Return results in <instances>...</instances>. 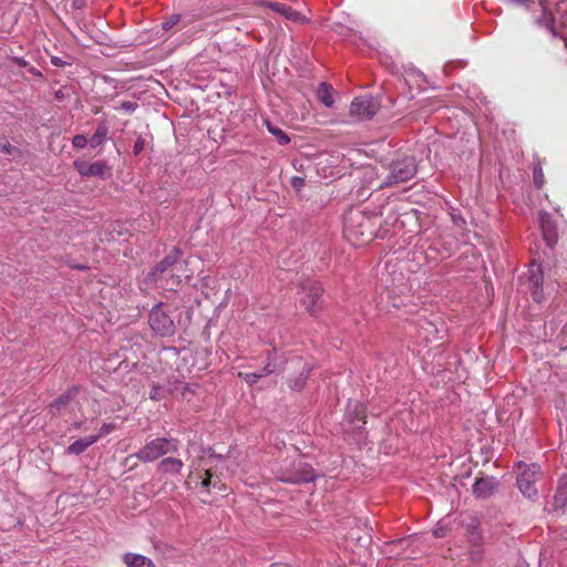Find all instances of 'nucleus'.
<instances>
[{"label": "nucleus", "instance_id": "obj_35", "mask_svg": "<svg viewBox=\"0 0 567 567\" xmlns=\"http://www.w3.org/2000/svg\"><path fill=\"white\" fill-rule=\"evenodd\" d=\"M509 4L518 6V7H528L529 3H533L532 0H505Z\"/></svg>", "mask_w": 567, "mask_h": 567}, {"label": "nucleus", "instance_id": "obj_6", "mask_svg": "<svg viewBox=\"0 0 567 567\" xmlns=\"http://www.w3.org/2000/svg\"><path fill=\"white\" fill-rule=\"evenodd\" d=\"M148 323L152 330L161 337H168L175 332L171 309L166 305L159 303L153 307L150 312Z\"/></svg>", "mask_w": 567, "mask_h": 567}, {"label": "nucleus", "instance_id": "obj_11", "mask_svg": "<svg viewBox=\"0 0 567 567\" xmlns=\"http://www.w3.org/2000/svg\"><path fill=\"white\" fill-rule=\"evenodd\" d=\"M528 285L533 299L539 302L543 298V274L540 266L535 262L530 264L528 268Z\"/></svg>", "mask_w": 567, "mask_h": 567}, {"label": "nucleus", "instance_id": "obj_9", "mask_svg": "<svg viewBox=\"0 0 567 567\" xmlns=\"http://www.w3.org/2000/svg\"><path fill=\"white\" fill-rule=\"evenodd\" d=\"M380 103L372 96L355 97L350 106V113L361 120L371 118L379 111Z\"/></svg>", "mask_w": 567, "mask_h": 567}, {"label": "nucleus", "instance_id": "obj_5", "mask_svg": "<svg viewBox=\"0 0 567 567\" xmlns=\"http://www.w3.org/2000/svg\"><path fill=\"white\" fill-rule=\"evenodd\" d=\"M542 476V470L538 464H524L518 465L517 472V486L522 494L529 498L535 499L538 495L536 482Z\"/></svg>", "mask_w": 567, "mask_h": 567}, {"label": "nucleus", "instance_id": "obj_7", "mask_svg": "<svg viewBox=\"0 0 567 567\" xmlns=\"http://www.w3.org/2000/svg\"><path fill=\"white\" fill-rule=\"evenodd\" d=\"M542 16L536 19L539 25H544L554 37L567 41V14H560L559 21L548 11L544 0H538Z\"/></svg>", "mask_w": 567, "mask_h": 567}, {"label": "nucleus", "instance_id": "obj_24", "mask_svg": "<svg viewBox=\"0 0 567 567\" xmlns=\"http://www.w3.org/2000/svg\"><path fill=\"white\" fill-rule=\"evenodd\" d=\"M107 134H109L107 125L105 123H100L90 140L91 147H97V146L102 145L106 141Z\"/></svg>", "mask_w": 567, "mask_h": 567}, {"label": "nucleus", "instance_id": "obj_27", "mask_svg": "<svg viewBox=\"0 0 567 567\" xmlns=\"http://www.w3.org/2000/svg\"><path fill=\"white\" fill-rule=\"evenodd\" d=\"M0 152L10 155L13 158L20 155V151L12 146L6 138H0Z\"/></svg>", "mask_w": 567, "mask_h": 567}, {"label": "nucleus", "instance_id": "obj_20", "mask_svg": "<svg viewBox=\"0 0 567 567\" xmlns=\"http://www.w3.org/2000/svg\"><path fill=\"white\" fill-rule=\"evenodd\" d=\"M318 100L327 107H331L334 103L333 101V87L326 83L321 82L317 90Z\"/></svg>", "mask_w": 567, "mask_h": 567}, {"label": "nucleus", "instance_id": "obj_19", "mask_svg": "<svg viewBox=\"0 0 567 567\" xmlns=\"http://www.w3.org/2000/svg\"><path fill=\"white\" fill-rule=\"evenodd\" d=\"M269 7L272 11L278 12L279 14L287 18L288 20L299 21L302 19V16L299 12H297L291 7H289L285 3L274 2V3H270Z\"/></svg>", "mask_w": 567, "mask_h": 567}, {"label": "nucleus", "instance_id": "obj_25", "mask_svg": "<svg viewBox=\"0 0 567 567\" xmlns=\"http://www.w3.org/2000/svg\"><path fill=\"white\" fill-rule=\"evenodd\" d=\"M265 125L268 132L274 135L280 145H287L290 143V137L280 127L274 125L270 121L266 120Z\"/></svg>", "mask_w": 567, "mask_h": 567}, {"label": "nucleus", "instance_id": "obj_31", "mask_svg": "<svg viewBox=\"0 0 567 567\" xmlns=\"http://www.w3.org/2000/svg\"><path fill=\"white\" fill-rule=\"evenodd\" d=\"M87 144V138L85 135L78 134L72 138V145L75 148H84Z\"/></svg>", "mask_w": 567, "mask_h": 567}, {"label": "nucleus", "instance_id": "obj_23", "mask_svg": "<svg viewBox=\"0 0 567 567\" xmlns=\"http://www.w3.org/2000/svg\"><path fill=\"white\" fill-rule=\"evenodd\" d=\"M554 501L556 507H567V474L560 477Z\"/></svg>", "mask_w": 567, "mask_h": 567}, {"label": "nucleus", "instance_id": "obj_21", "mask_svg": "<svg viewBox=\"0 0 567 567\" xmlns=\"http://www.w3.org/2000/svg\"><path fill=\"white\" fill-rule=\"evenodd\" d=\"M76 392H78V389L73 388V389L69 390L66 393L56 398L50 404V412L52 414L60 412L62 409H64L70 403V401L76 394Z\"/></svg>", "mask_w": 567, "mask_h": 567}, {"label": "nucleus", "instance_id": "obj_36", "mask_svg": "<svg viewBox=\"0 0 567 567\" xmlns=\"http://www.w3.org/2000/svg\"><path fill=\"white\" fill-rule=\"evenodd\" d=\"M122 109L125 110L126 112H134L135 109H136V104L133 103V102H123L122 103Z\"/></svg>", "mask_w": 567, "mask_h": 567}, {"label": "nucleus", "instance_id": "obj_3", "mask_svg": "<svg viewBox=\"0 0 567 567\" xmlns=\"http://www.w3.org/2000/svg\"><path fill=\"white\" fill-rule=\"evenodd\" d=\"M416 174L415 159L412 156H405L393 162L390 166L389 175L380 184V188L392 187L405 183Z\"/></svg>", "mask_w": 567, "mask_h": 567}, {"label": "nucleus", "instance_id": "obj_38", "mask_svg": "<svg viewBox=\"0 0 567 567\" xmlns=\"http://www.w3.org/2000/svg\"><path fill=\"white\" fill-rule=\"evenodd\" d=\"M14 62L18 64V65H21V66H24L27 65V62L23 58H14Z\"/></svg>", "mask_w": 567, "mask_h": 567}, {"label": "nucleus", "instance_id": "obj_40", "mask_svg": "<svg viewBox=\"0 0 567 567\" xmlns=\"http://www.w3.org/2000/svg\"><path fill=\"white\" fill-rule=\"evenodd\" d=\"M73 426H74L75 429H81V426H82V422H75V423L73 424Z\"/></svg>", "mask_w": 567, "mask_h": 567}, {"label": "nucleus", "instance_id": "obj_32", "mask_svg": "<svg viewBox=\"0 0 567 567\" xmlns=\"http://www.w3.org/2000/svg\"><path fill=\"white\" fill-rule=\"evenodd\" d=\"M146 140L142 135H140L134 144L133 152L135 155H138L145 147Z\"/></svg>", "mask_w": 567, "mask_h": 567}, {"label": "nucleus", "instance_id": "obj_30", "mask_svg": "<svg viewBox=\"0 0 567 567\" xmlns=\"http://www.w3.org/2000/svg\"><path fill=\"white\" fill-rule=\"evenodd\" d=\"M115 430V424L113 423H103L102 426L100 427V431L97 434H94L93 436H97V441L110 434L111 432H113Z\"/></svg>", "mask_w": 567, "mask_h": 567}, {"label": "nucleus", "instance_id": "obj_18", "mask_svg": "<svg viewBox=\"0 0 567 567\" xmlns=\"http://www.w3.org/2000/svg\"><path fill=\"white\" fill-rule=\"evenodd\" d=\"M123 561L127 567H154L150 558L140 554L127 553L123 556Z\"/></svg>", "mask_w": 567, "mask_h": 567}, {"label": "nucleus", "instance_id": "obj_39", "mask_svg": "<svg viewBox=\"0 0 567 567\" xmlns=\"http://www.w3.org/2000/svg\"><path fill=\"white\" fill-rule=\"evenodd\" d=\"M434 535H435L436 537H443V536H444V533H443V530H442L441 528H436V529L434 530Z\"/></svg>", "mask_w": 567, "mask_h": 567}, {"label": "nucleus", "instance_id": "obj_34", "mask_svg": "<svg viewBox=\"0 0 567 567\" xmlns=\"http://www.w3.org/2000/svg\"><path fill=\"white\" fill-rule=\"evenodd\" d=\"M291 186L295 189L300 190L305 186V179L302 177H299V176H293L291 178Z\"/></svg>", "mask_w": 567, "mask_h": 567}, {"label": "nucleus", "instance_id": "obj_26", "mask_svg": "<svg viewBox=\"0 0 567 567\" xmlns=\"http://www.w3.org/2000/svg\"><path fill=\"white\" fill-rule=\"evenodd\" d=\"M310 370H311V367L303 364L302 371L300 372L299 377L296 378L295 380L289 381V386L292 390H297V391L301 390L305 386V383H306V380L308 378Z\"/></svg>", "mask_w": 567, "mask_h": 567}, {"label": "nucleus", "instance_id": "obj_1", "mask_svg": "<svg viewBox=\"0 0 567 567\" xmlns=\"http://www.w3.org/2000/svg\"><path fill=\"white\" fill-rule=\"evenodd\" d=\"M190 277L192 272L178 260V251L175 249L147 274L145 280L158 288L175 290L183 279Z\"/></svg>", "mask_w": 567, "mask_h": 567}, {"label": "nucleus", "instance_id": "obj_22", "mask_svg": "<svg viewBox=\"0 0 567 567\" xmlns=\"http://www.w3.org/2000/svg\"><path fill=\"white\" fill-rule=\"evenodd\" d=\"M183 465L179 458L165 457L159 462L158 468L164 473L177 474L183 468Z\"/></svg>", "mask_w": 567, "mask_h": 567}, {"label": "nucleus", "instance_id": "obj_17", "mask_svg": "<svg viewBox=\"0 0 567 567\" xmlns=\"http://www.w3.org/2000/svg\"><path fill=\"white\" fill-rule=\"evenodd\" d=\"M97 442V436L90 435L87 437L79 439L74 441L69 447L66 449V452L69 454L73 455H80L83 453L87 447L93 445Z\"/></svg>", "mask_w": 567, "mask_h": 567}, {"label": "nucleus", "instance_id": "obj_14", "mask_svg": "<svg viewBox=\"0 0 567 567\" xmlns=\"http://www.w3.org/2000/svg\"><path fill=\"white\" fill-rule=\"evenodd\" d=\"M364 417V406L358 401H350L347 405L346 419L353 425V430L363 429Z\"/></svg>", "mask_w": 567, "mask_h": 567}, {"label": "nucleus", "instance_id": "obj_15", "mask_svg": "<svg viewBox=\"0 0 567 567\" xmlns=\"http://www.w3.org/2000/svg\"><path fill=\"white\" fill-rule=\"evenodd\" d=\"M195 20V16L190 13H173L166 17L162 22V29L164 31H171L174 27L179 25L186 28Z\"/></svg>", "mask_w": 567, "mask_h": 567}, {"label": "nucleus", "instance_id": "obj_8", "mask_svg": "<svg viewBox=\"0 0 567 567\" xmlns=\"http://www.w3.org/2000/svg\"><path fill=\"white\" fill-rule=\"evenodd\" d=\"M321 296L322 287L316 281H310L300 289V302L311 315H316L320 310Z\"/></svg>", "mask_w": 567, "mask_h": 567}, {"label": "nucleus", "instance_id": "obj_4", "mask_svg": "<svg viewBox=\"0 0 567 567\" xmlns=\"http://www.w3.org/2000/svg\"><path fill=\"white\" fill-rule=\"evenodd\" d=\"M178 451V441L175 439L156 437L148 441L136 453V457L143 462H153L161 456Z\"/></svg>", "mask_w": 567, "mask_h": 567}, {"label": "nucleus", "instance_id": "obj_16", "mask_svg": "<svg viewBox=\"0 0 567 567\" xmlns=\"http://www.w3.org/2000/svg\"><path fill=\"white\" fill-rule=\"evenodd\" d=\"M277 370H278V368L276 367V364H272L271 362H269L262 368L261 372H254V373L239 372L238 377L244 379L248 384H255L262 377L271 374V373L276 372Z\"/></svg>", "mask_w": 567, "mask_h": 567}, {"label": "nucleus", "instance_id": "obj_29", "mask_svg": "<svg viewBox=\"0 0 567 567\" xmlns=\"http://www.w3.org/2000/svg\"><path fill=\"white\" fill-rule=\"evenodd\" d=\"M534 184L537 188L544 185V174L539 166H535L533 171Z\"/></svg>", "mask_w": 567, "mask_h": 567}, {"label": "nucleus", "instance_id": "obj_2", "mask_svg": "<svg viewBox=\"0 0 567 567\" xmlns=\"http://www.w3.org/2000/svg\"><path fill=\"white\" fill-rule=\"evenodd\" d=\"M277 478L285 483H308L316 478L313 468L301 458L284 461L275 470Z\"/></svg>", "mask_w": 567, "mask_h": 567}, {"label": "nucleus", "instance_id": "obj_28", "mask_svg": "<svg viewBox=\"0 0 567 567\" xmlns=\"http://www.w3.org/2000/svg\"><path fill=\"white\" fill-rule=\"evenodd\" d=\"M166 391L163 386L157 385L155 383L152 384V389L150 392V399L153 401H161L165 398Z\"/></svg>", "mask_w": 567, "mask_h": 567}, {"label": "nucleus", "instance_id": "obj_12", "mask_svg": "<svg viewBox=\"0 0 567 567\" xmlns=\"http://www.w3.org/2000/svg\"><path fill=\"white\" fill-rule=\"evenodd\" d=\"M498 488V481L495 477L485 476L477 478L473 484L472 491L477 498H488Z\"/></svg>", "mask_w": 567, "mask_h": 567}, {"label": "nucleus", "instance_id": "obj_37", "mask_svg": "<svg viewBox=\"0 0 567 567\" xmlns=\"http://www.w3.org/2000/svg\"><path fill=\"white\" fill-rule=\"evenodd\" d=\"M51 62L55 66H61L63 64L62 60L60 58H56V56H53Z\"/></svg>", "mask_w": 567, "mask_h": 567}, {"label": "nucleus", "instance_id": "obj_13", "mask_svg": "<svg viewBox=\"0 0 567 567\" xmlns=\"http://www.w3.org/2000/svg\"><path fill=\"white\" fill-rule=\"evenodd\" d=\"M538 220L543 231L544 240L548 247H554L557 243V229L550 214L547 212H540Z\"/></svg>", "mask_w": 567, "mask_h": 567}, {"label": "nucleus", "instance_id": "obj_33", "mask_svg": "<svg viewBox=\"0 0 567 567\" xmlns=\"http://www.w3.org/2000/svg\"><path fill=\"white\" fill-rule=\"evenodd\" d=\"M213 474L210 473V470H206V477L202 482L203 487H208L209 485H213L214 487L217 485V481H212Z\"/></svg>", "mask_w": 567, "mask_h": 567}, {"label": "nucleus", "instance_id": "obj_41", "mask_svg": "<svg viewBox=\"0 0 567 567\" xmlns=\"http://www.w3.org/2000/svg\"><path fill=\"white\" fill-rule=\"evenodd\" d=\"M560 11H561V7L559 6V7L557 8V13H559V14H560Z\"/></svg>", "mask_w": 567, "mask_h": 567}, {"label": "nucleus", "instance_id": "obj_10", "mask_svg": "<svg viewBox=\"0 0 567 567\" xmlns=\"http://www.w3.org/2000/svg\"><path fill=\"white\" fill-rule=\"evenodd\" d=\"M73 166L78 171V173L83 177L99 176L105 179L111 175V171L105 164V162L89 163L83 159H75L73 162Z\"/></svg>", "mask_w": 567, "mask_h": 567}]
</instances>
